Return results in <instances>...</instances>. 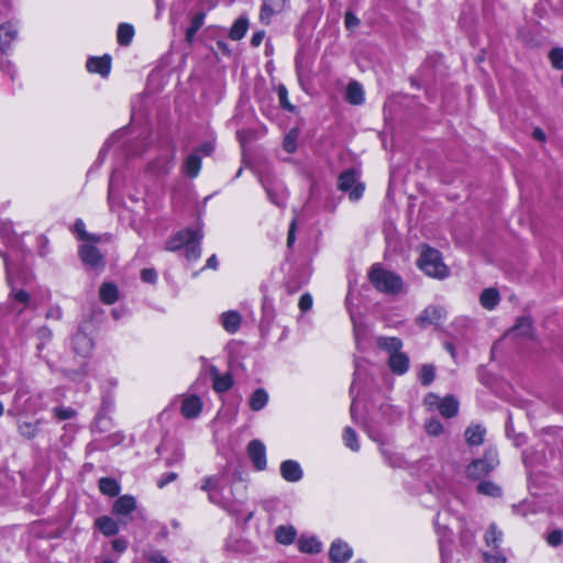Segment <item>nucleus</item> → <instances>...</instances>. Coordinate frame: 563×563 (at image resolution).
Listing matches in <instances>:
<instances>
[{
	"instance_id": "obj_23",
	"label": "nucleus",
	"mask_w": 563,
	"mask_h": 563,
	"mask_svg": "<svg viewBox=\"0 0 563 563\" xmlns=\"http://www.w3.org/2000/svg\"><path fill=\"white\" fill-rule=\"evenodd\" d=\"M16 34L18 30L11 23H4L0 26V45L3 51L15 40Z\"/></svg>"
},
{
	"instance_id": "obj_4",
	"label": "nucleus",
	"mask_w": 563,
	"mask_h": 563,
	"mask_svg": "<svg viewBox=\"0 0 563 563\" xmlns=\"http://www.w3.org/2000/svg\"><path fill=\"white\" fill-rule=\"evenodd\" d=\"M356 183V172L354 169H349L346 172H343L339 176V189L342 191H349L350 190V199L353 201L358 200L364 191V187L362 184Z\"/></svg>"
},
{
	"instance_id": "obj_17",
	"label": "nucleus",
	"mask_w": 563,
	"mask_h": 563,
	"mask_svg": "<svg viewBox=\"0 0 563 563\" xmlns=\"http://www.w3.org/2000/svg\"><path fill=\"white\" fill-rule=\"evenodd\" d=\"M74 350L76 353L87 356L93 346L92 340L84 332H78L73 339Z\"/></svg>"
},
{
	"instance_id": "obj_61",
	"label": "nucleus",
	"mask_w": 563,
	"mask_h": 563,
	"mask_svg": "<svg viewBox=\"0 0 563 563\" xmlns=\"http://www.w3.org/2000/svg\"><path fill=\"white\" fill-rule=\"evenodd\" d=\"M151 563H170L162 554L154 553L148 558Z\"/></svg>"
},
{
	"instance_id": "obj_48",
	"label": "nucleus",
	"mask_w": 563,
	"mask_h": 563,
	"mask_svg": "<svg viewBox=\"0 0 563 563\" xmlns=\"http://www.w3.org/2000/svg\"><path fill=\"white\" fill-rule=\"evenodd\" d=\"M424 428H426V431H427L428 434L434 435V437L441 434L442 431H443L442 423L439 420H437V419L428 420L426 422Z\"/></svg>"
},
{
	"instance_id": "obj_63",
	"label": "nucleus",
	"mask_w": 563,
	"mask_h": 563,
	"mask_svg": "<svg viewBox=\"0 0 563 563\" xmlns=\"http://www.w3.org/2000/svg\"><path fill=\"white\" fill-rule=\"evenodd\" d=\"M206 267L208 268H212V269H216L218 267V258L217 256L213 254L211 255L208 260H207V264H206Z\"/></svg>"
},
{
	"instance_id": "obj_2",
	"label": "nucleus",
	"mask_w": 563,
	"mask_h": 563,
	"mask_svg": "<svg viewBox=\"0 0 563 563\" xmlns=\"http://www.w3.org/2000/svg\"><path fill=\"white\" fill-rule=\"evenodd\" d=\"M418 265L428 276L442 279L448 276V267L439 251L427 245L421 247Z\"/></svg>"
},
{
	"instance_id": "obj_35",
	"label": "nucleus",
	"mask_w": 563,
	"mask_h": 563,
	"mask_svg": "<svg viewBox=\"0 0 563 563\" xmlns=\"http://www.w3.org/2000/svg\"><path fill=\"white\" fill-rule=\"evenodd\" d=\"M201 168V158L197 154H191L185 162V170L189 177H196Z\"/></svg>"
},
{
	"instance_id": "obj_25",
	"label": "nucleus",
	"mask_w": 563,
	"mask_h": 563,
	"mask_svg": "<svg viewBox=\"0 0 563 563\" xmlns=\"http://www.w3.org/2000/svg\"><path fill=\"white\" fill-rule=\"evenodd\" d=\"M345 98H346V101L352 104H362L364 101V91H363L362 86L356 81L349 84V86L346 88V97Z\"/></svg>"
},
{
	"instance_id": "obj_39",
	"label": "nucleus",
	"mask_w": 563,
	"mask_h": 563,
	"mask_svg": "<svg viewBox=\"0 0 563 563\" xmlns=\"http://www.w3.org/2000/svg\"><path fill=\"white\" fill-rule=\"evenodd\" d=\"M205 21V13H198L191 19V24L186 31V40L191 42L198 32V30L202 26Z\"/></svg>"
},
{
	"instance_id": "obj_10",
	"label": "nucleus",
	"mask_w": 563,
	"mask_h": 563,
	"mask_svg": "<svg viewBox=\"0 0 563 563\" xmlns=\"http://www.w3.org/2000/svg\"><path fill=\"white\" fill-rule=\"evenodd\" d=\"M136 508V501L134 497L130 495H124L119 497L114 505L112 512L117 517L121 518L122 522H126L124 518H126L134 509Z\"/></svg>"
},
{
	"instance_id": "obj_47",
	"label": "nucleus",
	"mask_w": 563,
	"mask_h": 563,
	"mask_svg": "<svg viewBox=\"0 0 563 563\" xmlns=\"http://www.w3.org/2000/svg\"><path fill=\"white\" fill-rule=\"evenodd\" d=\"M419 377H420L422 385H424V386L430 385L435 377L434 367L430 364L423 365L421 367Z\"/></svg>"
},
{
	"instance_id": "obj_3",
	"label": "nucleus",
	"mask_w": 563,
	"mask_h": 563,
	"mask_svg": "<svg viewBox=\"0 0 563 563\" xmlns=\"http://www.w3.org/2000/svg\"><path fill=\"white\" fill-rule=\"evenodd\" d=\"M498 463L496 451L489 449L484 453L483 457L473 460L466 466V476L471 479H479L490 473Z\"/></svg>"
},
{
	"instance_id": "obj_6",
	"label": "nucleus",
	"mask_w": 563,
	"mask_h": 563,
	"mask_svg": "<svg viewBox=\"0 0 563 563\" xmlns=\"http://www.w3.org/2000/svg\"><path fill=\"white\" fill-rule=\"evenodd\" d=\"M353 555L352 548L341 539L334 540L329 549V558L332 563H346Z\"/></svg>"
},
{
	"instance_id": "obj_56",
	"label": "nucleus",
	"mask_w": 563,
	"mask_h": 563,
	"mask_svg": "<svg viewBox=\"0 0 563 563\" xmlns=\"http://www.w3.org/2000/svg\"><path fill=\"white\" fill-rule=\"evenodd\" d=\"M312 306V298L309 294H305L299 299V308L302 311H308Z\"/></svg>"
},
{
	"instance_id": "obj_13",
	"label": "nucleus",
	"mask_w": 563,
	"mask_h": 563,
	"mask_svg": "<svg viewBox=\"0 0 563 563\" xmlns=\"http://www.w3.org/2000/svg\"><path fill=\"white\" fill-rule=\"evenodd\" d=\"M111 67V58L108 55L102 57H91L87 62V69L90 73H96L102 77L108 76Z\"/></svg>"
},
{
	"instance_id": "obj_42",
	"label": "nucleus",
	"mask_w": 563,
	"mask_h": 563,
	"mask_svg": "<svg viewBox=\"0 0 563 563\" xmlns=\"http://www.w3.org/2000/svg\"><path fill=\"white\" fill-rule=\"evenodd\" d=\"M343 441L345 443V445L351 449L352 451H358L360 450V444H358V441H357V435L355 433V431L350 428V427H346L343 431Z\"/></svg>"
},
{
	"instance_id": "obj_32",
	"label": "nucleus",
	"mask_w": 563,
	"mask_h": 563,
	"mask_svg": "<svg viewBox=\"0 0 563 563\" xmlns=\"http://www.w3.org/2000/svg\"><path fill=\"white\" fill-rule=\"evenodd\" d=\"M134 29L131 24L121 23L118 27L117 38L120 45L126 46L132 42Z\"/></svg>"
},
{
	"instance_id": "obj_60",
	"label": "nucleus",
	"mask_w": 563,
	"mask_h": 563,
	"mask_svg": "<svg viewBox=\"0 0 563 563\" xmlns=\"http://www.w3.org/2000/svg\"><path fill=\"white\" fill-rule=\"evenodd\" d=\"M264 36H265L264 31H258V32L254 33L251 38V44L253 46H258L263 42Z\"/></svg>"
},
{
	"instance_id": "obj_14",
	"label": "nucleus",
	"mask_w": 563,
	"mask_h": 563,
	"mask_svg": "<svg viewBox=\"0 0 563 563\" xmlns=\"http://www.w3.org/2000/svg\"><path fill=\"white\" fill-rule=\"evenodd\" d=\"M210 375L213 383V389L217 393H224L229 390L233 385L232 376L230 374L221 375L214 366H211Z\"/></svg>"
},
{
	"instance_id": "obj_41",
	"label": "nucleus",
	"mask_w": 563,
	"mask_h": 563,
	"mask_svg": "<svg viewBox=\"0 0 563 563\" xmlns=\"http://www.w3.org/2000/svg\"><path fill=\"white\" fill-rule=\"evenodd\" d=\"M10 298L22 305V308L18 310V313H21L30 302V295L23 289H15L12 287Z\"/></svg>"
},
{
	"instance_id": "obj_9",
	"label": "nucleus",
	"mask_w": 563,
	"mask_h": 563,
	"mask_svg": "<svg viewBox=\"0 0 563 563\" xmlns=\"http://www.w3.org/2000/svg\"><path fill=\"white\" fill-rule=\"evenodd\" d=\"M288 0H264L261 10V21L268 24L273 15L283 12L287 7Z\"/></svg>"
},
{
	"instance_id": "obj_21",
	"label": "nucleus",
	"mask_w": 563,
	"mask_h": 563,
	"mask_svg": "<svg viewBox=\"0 0 563 563\" xmlns=\"http://www.w3.org/2000/svg\"><path fill=\"white\" fill-rule=\"evenodd\" d=\"M479 301L485 309L493 310L499 302L498 290L495 288L484 289L481 294Z\"/></svg>"
},
{
	"instance_id": "obj_53",
	"label": "nucleus",
	"mask_w": 563,
	"mask_h": 563,
	"mask_svg": "<svg viewBox=\"0 0 563 563\" xmlns=\"http://www.w3.org/2000/svg\"><path fill=\"white\" fill-rule=\"evenodd\" d=\"M54 412L59 420L71 419L76 413L71 408H55Z\"/></svg>"
},
{
	"instance_id": "obj_37",
	"label": "nucleus",
	"mask_w": 563,
	"mask_h": 563,
	"mask_svg": "<svg viewBox=\"0 0 563 563\" xmlns=\"http://www.w3.org/2000/svg\"><path fill=\"white\" fill-rule=\"evenodd\" d=\"M299 130L291 129L285 136L283 147L287 153H294L297 148V140L299 137Z\"/></svg>"
},
{
	"instance_id": "obj_27",
	"label": "nucleus",
	"mask_w": 563,
	"mask_h": 563,
	"mask_svg": "<svg viewBox=\"0 0 563 563\" xmlns=\"http://www.w3.org/2000/svg\"><path fill=\"white\" fill-rule=\"evenodd\" d=\"M377 345H378V347L393 354V353L400 352L402 342L400 341V339L395 338V336H391V338L380 336L377 339Z\"/></svg>"
},
{
	"instance_id": "obj_11",
	"label": "nucleus",
	"mask_w": 563,
	"mask_h": 563,
	"mask_svg": "<svg viewBox=\"0 0 563 563\" xmlns=\"http://www.w3.org/2000/svg\"><path fill=\"white\" fill-rule=\"evenodd\" d=\"M445 314L442 307L429 306L417 318V322L421 327L437 324Z\"/></svg>"
},
{
	"instance_id": "obj_34",
	"label": "nucleus",
	"mask_w": 563,
	"mask_h": 563,
	"mask_svg": "<svg viewBox=\"0 0 563 563\" xmlns=\"http://www.w3.org/2000/svg\"><path fill=\"white\" fill-rule=\"evenodd\" d=\"M247 26V19L239 18L230 30V38H232L233 41L241 40L245 35Z\"/></svg>"
},
{
	"instance_id": "obj_26",
	"label": "nucleus",
	"mask_w": 563,
	"mask_h": 563,
	"mask_svg": "<svg viewBox=\"0 0 563 563\" xmlns=\"http://www.w3.org/2000/svg\"><path fill=\"white\" fill-rule=\"evenodd\" d=\"M510 333L517 336L529 338L532 335V321L530 318L522 317L518 319L517 323L510 330Z\"/></svg>"
},
{
	"instance_id": "obj_1",
	"label": "nucleus",
	"mask_w": 563,
	"mask_h": 563,
	"mask_svg": "<svg viewBox=\"0 0 563 563\" xmlns=\"http://www.w3.org/2000/svg\"><path fill=\"white\" fill-rule=\"evenodd\" d=\"M368 278L373 286L380 292L396 295L402 290L401 278L377 264L372 266Z\"/></svg>"
},
{
	"instance_id": "obj_29",
	"label": "nucleus",
	"mask_w": 563,
	"mask_h": 563,
	"mask_svg": "<svg viewBox=\"0 0 563 563\" xmlns=\"http://www.w3.org/2000/svg\"><path fill=\"white\" fill-rule=\"evenodd\" d=\"M99 489L103 495L114 497L120 493V485L113 478L102 477L99 479Z\"/></svg>"
},
{
	"instance_id": "obj_54",
	"label": "nucleus",
	"mask_w": 563,
	"mask_h": 563,
	"mask_svg": "<svg viewBox=\"0 0 563 563\" xmlns=\"http://www.w3.org/2000/svg\"><path fill=\"white\" fill-rule=\"evenodd\" d=\"M178 477V474L175 473V472H170V473H167V474H164L159 477V479L157 481V486L159 488H163L165 487L167 484L176 481Z\"/></svg>"
},
{
	"instance_id": "obj_38",
	"label": "nucleus",
	"mask_w": 563,
	"mask_h": 563,
	"mask_svg": "<svg viewBox=\"0 0 563 563\" xmlns=\"http://www.w3.org/2000/svg\"><path fill=\"white\" fill-rule=\"evenodd\" d=\"M222 482L223 478L220 475L205 477L202 479L201 489L209 495L210 492L216 490L217 488H222Z\"/></svg>"
},
{
	"instance_id": "obj_12",
	"label": "nucleus",
	"mask_w": 563,
	"mask_h": 563,
	"mask_svg": "<svg viewBox=\"0 0 563 563\" xmlns=\"http://www.w3.org/2000/svg\"><path fill=\"white\" fill-rule=\"evenodd\" d=\"M280 474L287 482H299L302 478V470L298 462L292 460L284 461L280 464Z\"/></svg>"
},
{
	"instance_id": "obj_50",
	"label": "nucleus",
	"mask_w": 563,
	"mask_h": 563,
	"mask_svg": "<svg viewBox=\"0 0 563 563\" xmlns=\"http://www.w3.org/2000/svg\"><path fill=\"white\" fill-rule=\"evenodd\" d=\"M547 542L551 547H559L563 543V531L560 529L551 531L547 537Z\"/></svg>"
},
{
	"instance_id": "obj_45",
	"label": "nucleus",
	"mask_w": 563,
	"mask_h": 563,
	"mask_svg": "<svg viewBox=\"0 0 563 563\" xmlns=\"http://www.w3.org/2000/svg\"><path fill=\"white\" fill-rule=\"evenodd\" d=\"M208 499L210 503L223 508H227L230 505L229 498L224 497L222 494V488H217L216 490L210 492Z\"/></svg>"
},
{
	"instance_id": "obj_49",
	"label": "nucleus",
	"mask_w": 563,
	"mask_h": 563,
	"mask_svg": "<svg viewBox=\"0 0 563 563\" xmlns=\"http://www.w3.org/2000/svg\"><path fill=\"white\" fill-rule=\"evenodd\" d=\"M74 230L78 234L79 239L88 240V241H98L97 238L88 234L85 230V223L81 219L76 220L74 224Z\"/></svg>"
},
{
	"instance_id": "obj_62",
	"label": "nucleus",
	"mask_w": 563,
	"mask_h": 563,
	"mask_svg": "<svg viewBox=\"0 0 563 563\" xmlns=\"http://www.w3.org/2000/svg\"><path fill=\"white\" fill-rule=\"evenodd\" d=\"M532 135H533V137H534L536 140L540 141V142H544V141H545V134H544V132H543L541 129H539V128H536V129L533 130Z\"/></svg>"
},
{
	"instance_id": "obj_55",
	"label": "nucleus",
	"mask_w": 563,
	"mask_h": 563,
	"mask_svg": "<svg viewBox=\"0 0 563 563\" xmlns=\"http://www.w3.org/2000/svg\"><path fill=\"white\" fill-rule=\"evenodd\" d=\"M141 278L145 283L153 284L156 282L157 274H156L155 269H153V268H144L141 272Z\"/></svg>"
},
{
	"instance_id": "obj_58",
	"label": "nucleus",
	"mask_w": 563,
	"mask_h": 563,
	"mask_svg": "<svg viewBox=\"0 0 563 563\" xmlns=\"http://www.w3.org/2000/svg\"><path fill=\"white\" fill-rule=\"evenodd\" d=\"M128 547V543L125 540L123 539H115L113 542H112V548L118 551V552H123Z\"/></svg>"
},
{
	"instance_id": "obj_18",
	"label": "nucleus",
	"mask_w": 563,
	"mask_h": 563,
	"mask_svg": "<svg viewBox=\"0 0 563 563\" xmlns=\"http://www.w3.org/2000/svg\"><path fill=\"white\" fill-rule=\"evenodd\" d=\"M388 364L393 373L401 375L406 373L409 367V358L405 353H393L389 356Z\"/></svg>"
},
{
	"instance_id": "obj_46",
	"label": "nucleus",
	"mask_w": 563,
	"mask_h": 563,
	"mask_svg": "<svg viewBox=\"0 0 563 563\" xmlns=\"http://www.w3.org/2000/svg\"><path fill=\"white\" fill-rule=\"evenodd\" d=\"M549 59L555 69H563V47H555L549 52Z\"/></svg>"
},
{
	"instance_id": "obj_33",
	"label": "nucleus",
	"mask_w": 563,
	"mask_h": 563,
	"mask_svg": "<svg viewBox=\"0 0 563 563\" xmlns=\"http://www.w3.org/2000/svg\"><path fill=\"white\" fill-rule=\"evenodd\" d=\"M298 548L300 552L314 554L321 551V543L316 538H301Z\"/></svg>"
},
{
	"instance_id": "obj_44",
	"label": "nucleus",
	"mask_w": 563,
	"mask_h": 563,
	"mask_svg": "<svg viewBox=\"0 0 563 563\" xmlns=\"http://www.w3.org/2000/svg\"><path fill=\"white\" fill-rule=\"evenodd\" d=\"M208 499L210 503L223 508H227L230 505L229 498L224 497L222 494V488H217L216 490L210 492Z\"/></svg>"
},
{
	"instance_id": "obj_36",
	"label": "nucleus",
	"mask_w": 563,
	"mask_h": 563,
	"mask_svg": "<svg viewBox=\"0 0 563 563\" xmlns=\"http://www.w3.org/2000/svg\"><path fill=\"white\" fill-rule=\"evenodd\" d=\"M477 492L489 497H499L501 495V488L493 482L479 483L477 486Z\"/></svg>"
},
{
	"instance_id": "obj_20",
	"label": "nucleus",
	"mask_w": 563,
	"mask_h": 563,
	"mask_svg": "<svg viewBox=\"0 0 563 563\" xmlns=\"http://www.w3.org/2000/svg\"><path fill=\"white\" fill-rule=\"evenodd\" d=\"M486 430L481 424H472L465 430V440L468 445H481L484 442Z\"/></svg>"
},
{
	"instance_id": "obj_24",
	"label": "nucleus",
	"mask_w": 563,
	"mask_h": 563,
	"mask_svg": "<svg viewBox=\"0 0 563 563\" xmlns=\"http://www.w3.org/2000/svg\"><path fill=\"white\" fill-rule=\"evenodd\" d=\"M96 526L107 537H111L118 533L119 527L114 519L108 516L100 517L96 520Z\"/></svg>"
},
{
	"instance_id": "obj_51",
	"label": "nucleus",
	"mask_w": 563,
	"mask_h": 563,
	"mask_svg": "<svg viewBox=\"0 0 563 563\" xmlns=\"http://www.w3.org/2000/svg\"><path fill=\"white\" fill-rule=\"evenodd\" d=\"M278 99H279L280 106L284 109L289 110V111L294 110V106H291L288 101V91L285 86L278 87Z\"/></svg>"
},
{
	"instance_id": "obj_19",
	"label": "nucleus",
	"mask_w": 563,
	"mask_h": 563,
	"mask_svg": "<svg viewBox=\"0 0 563 563\" xmlns=\"http://www.w3.org/2000/svg\"><path fill=\"white\" fill-rule=\"evenodd\" d=\"M440 413L445 418H453L459 411V401L454 396L444 397L438 405Z\"/></svg>"
},
{
	"instance_id": "obj_7",
	"label": "nucleus",
	"mask_w": 563,
	"mask_h": 563,
	"mask_svg": "<svg viewBox=\"0 0 563 563\" xmlns=\"http://www.w3.org/2000/svg\"><path fill=\"white\" fill-rule=\"evenodd\" d=\"M247 454L256 470L266 468V449L262 441L252 440L247 445Z\"/></svg>"
},
{
	"instance_id": "obj_52",
	"label": "nucleus",
	"mask_w": 563,
	"mask_h": 563,
	"mask_svg": "<svg viewBox=\"0 0 563 563\" xmlns=\"http://www.w3.org/2000/svg\"><path fill=\"white\" fill-rule=\"evenodd\" d=\"M484 560L487 563H506L507 561L506 556L499 551L495 553H484Z\"/></svg>"
},
{
	"instance_id": "obj_22",
	"label": "nucleus",
	"mask_w": 563,
	"mask_h": 563,
	"mask_svg": "<svg viewBox=\"0 0 563 563\" xmlns=\"http://www.w3.org/2000/svg\"><path fill=\"white\" fill-rule=\"evenodd\" d=\"M99 298L106 305H112L118 300V288L112 283H104L99 289Z\"/></svg>"
},
{
	"instance_id": "obj_15",
	"label": "nucleus",
	"mask_w": 563,
	"mask_h": 563,
	"mask_svg": "<svg viewBox=\"0 0 563 563\" xmlns=\"http://www.w3.org/2000/svg\"><path fill=\"white\" fill-rule=\"evenodd\" d=\"M220 322L227 332L235 333L241 327L242 316L235 310H230L220 316Z\"/></svg>"
},
{
	"instance_id": "obj_31",
	"label": "nucleus",
	"mask_w": 563,
	"mask_h": 563,
	"mask_svg": "<svg viewBox=\"0 0 563 563\" xmlns=\"http://www.w3.org/2000/svg\"><path fill=\"white\" fill-rule=\"evenodd\" d=\"M275 538L282 544H290L296 538V530L291 526H279L275 531Z\"/></svg>"
},
{
	"instance_id": "obj_59",
	"label": "nucleus",
	"mask_w": 563,
	"mask_h": 563,
	"mask_svg": "<svg viewBox=\"0 0 563 563\" xmlns=\"http://www.w3.org/2000/svg\"><path fill=\"white\" fill-rule=\"evenodd\" d=\"M295 230H296V221L294 220L289 227L288 236H287V245L290 247L295 242Z\"/></svg>"
},
{
	"instance_id": "obj_8",
	"label": "nucleus",
	"mask_w": 563,
	"mask_h": 563,
	"mask_svg": "<svg viewBox=\"0 0 563 563\" xmlns=\"http://www.w3.org/2000/svg\"><path fill=\"white\" fill-rule=\"evenodd\" d=\"M79 256L86 265L93 268L103 266V257L99 250L93 245H81L79 249Z\"/></svg>"
},
{
	"instance_id": "obj_64",
	"label": "nucleus",
	"mask_w": 563,
	"mask_h": 563,
	"mask_svg": "<svg viewBox=\"0 0 563 563\" xmlns=\"http://www.w3.org/2000/svg\"><path fill=\"white\" fill-rule=\"evenodd\" d=\"M424 402L428 405V406H433L435 402H438V396L433 395V394H429L426 399H424Z\"/></svg>"
},
{
	"instance_id": "obj_40",
	"label": "nucleus",
	"mask_w": 563,
	"mask_h": 563,
	"mask_svg": "<svg viewBox=\"0 0 563 563\" xmlns=\"http://www.w3.org/2000/svg\"><path fill=\"white\" fill-rule=\"evenodd\" d=\"M38 429H40V421H35V422L25 421V422L20 423V426H19V431H20L21 435H23L27 439L34 438L37 434Z\"/></svg>"
},
{
	"instance_id": "obj_57",
	"label": "nucleus",
	"mask_w": 563,
	"mask_h": 563,
	"mask_svg": "<svg viewBox=\"0 0 563 563\" xmlns=\"http://www.w3.org/2000/svg\"><path fill=\"white\" fill-rule=\"evenodd\" d=\"M358 23H360L358 19L355 15H353L351 12H347L345 14V25L347 29H352V27L358 25Z\"/></svg>"
},
{
	"instance_id": "obj_5",
	"label": "nucleus",
	"mask_w": 563,
	"mask_h": 563,
	"mask_svg": "<svg viewBox=\"0 0 563 563\" xmlns=\"http://www.w3.org/2000/svg\"><path fill=\"white\" fill-rule=\"evenodd\" d=\"M203 234L201 230H191V229H185L179 232H177L174 236H172L165 245V249L167 251H177L181 247H185L187 243H189L192 240L201 241Z\"/></svg>"
},
{
	"instance_id": "obj_43",
	"label": "nucleus",
	"mask_w": 563,
	"mask_h": 563,
	"mask_svg": "<svg viewBox=\"0 0 563 563\" xmlns=\"http://www.w3.org/2000/svg\"><path fill=\"white\" fill-rule=\"evenodd\" d=\"M186 249V258L188 261H196L200 257L201 249L200 241L192 240L185 246Z\"/></svg>"
},
{
	"instance_id": "obj_28",
	"label": "nucleus",
	"mask_w": 563,
	"mask_h": 563,
	"mask_svg": "<svg viewBox=\"0 0 563 563\" xmlns=\"http://www.w3.org/2000/svg\"><path fill=\"white\" fill-rule=\"evenodd\" d=\"M267 401L268 394L263 388H258L250 397L249 404L252 410L258 411L267 405Z\"/></svg>"
},
{
	"instance_id": "obj_30",
	"label": "nucleus",
	"mask_w": 563,
	"mask_h": 563,
	"mask_svg": "<svg viewBox=\"0 0 563 563\" xmlns=\"http://www.w3.org/2000/svg\"><path fill=\"white\" fill-rule=\"evenodd\" d=\"M484 538L486 545L498 549L503 540V531L499 530L495 523H492Z\"/></svg>"
},
{
	"instance_id": "obj_16",
	"label": "nucleus",
	"mask_w": 563,
	"mask_h": 563,
	"mask_svg": "<svg viewBox=\"0 0 563 563\" xmlns=\"http://www.w3.org/2000/svg\"><path fill=\"white\" fill-rule=\"evenodd\" d=\"M202 402L199 397L190 396L183 400L181 413L188 419H192L199 416L201 412Z\"/></svg>"
}]
</instances>
